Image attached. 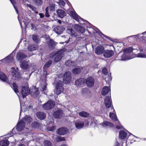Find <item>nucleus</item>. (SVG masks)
Segmentation results:
<instances>
[{
	"instance_id": "f257e3e1",
	"label": "nucleus",
	"mask_w": 146,
	"mask_h": 146,
	"mask_svg": "<svg viewBox=\"0 0 146 146\" xmlns=\"http://www.w3.org/2000/svg\"><path fill=\"white\" fill-rule=\"evenodd\" d=\"M66 51L65 49H62L54 53V55L55 56L54 58V62H56L59 61L63 57L64 54V52Z\"/></svg>"
},
{
	"instance_id": "f03ea898",
	"label": "nucleus",
	"mask_w": 146,
	"mask_h": 146,
	"mask_svg": "<svg viewBox=\"0 0 146 146\" xmlns=\"http://www.w3.org/2000/svg\"><path fill=\"white\" fill-rule=\"evenodd\" d=\"M54 83L56 84V92L55 94L58 95L63 92V87L62 86L63 82L59 80L58 82H56V79L55 80Z\"/></svg>"
},
{
	"instance_id": "7ed1b4c3",
	"label": "nucleus",
	"mask_w": 146,
	"mask_h": 146,
	"mask_svg": "<svg viewBox=\"0 0 146 146\" xmlns=\"http://www.w3.org/2000/svg\"><path fill=\"white\" fill-rule=\"evenodd\" d=\"M16 129L17 131L19 132H21V133H24L27 131L28 128L25 127V124L23 121H20L17 125Z\"/></svg>"
},
{
	"instance_id": "20e7f679",
	"label": "nucleus",
	"mask_w": 146,
	"mask_h": 146,
	"mask_svg": "<svg viewBox=\"0 0 146 146\" xmlns=\"http://www.w3.org/2000/svg\"><path fill=\"white\" fill-rule=\"evenodd\" d=\"M123 52H124V54L121 56V58L118 59V56L115 58L116 60H125L131 58L128 56V54L131 52V50H130L129 49H125L124 50Z\"/></svg>"
},
{
	"instance_id": "39448f33",
	"label": "nucleus",
	"mask_w": 146,
	"mask_h": 146,
	"mask_svg": "<svg viewBox=\"0 0 146 146\" xmlns=\"http://www.w3.org/2000/svg\"><path fill=\"white\" fill-rule=\"evenodd\" d=\"M70 14L74 19L78 21L79 23L81 24H84V22L85 20L81 18L75 11H70Z\"/></svg>"
},
{
	"instance_id": "423d86ee",
	"label": "nucleus",
	"mask_w": 146,
	"mask_h": 146,
	"mask_svg": "<svg viewBox=\"0 0 146 146\" xmlns=\"http://www.w3.org/2000/svg\"><path fill=\"white\" fill-rule=\"evenodd\" d=\"M11 75L12 76V78L15 80H18L21 77V75L19 72V70L18 68L15 69V68L12 67L11 68Z\"/></svg>"
},
{
	"instance_id": "0eeeda50",
	"label": "nucleus",
	"mask_w": 146,
	"mask_h": 146,
	"mask_svg": "<svg viewBox=\"0 0 146 146\" xmlns=\"http://www.w3.org/2000/svg\"><path fill=\"white\" fill-rule=\"evenodd\" d=\"M71 76L70 72L68 71L66 72L63 78L64 82L66 84H69L71 81Z\"/></svg>"
},
{
	"instance_id": "6e6552de",
	"label": "nucleus",
	"mask_w": 146,
	"mask_h": 146,
	"mask_svg": "<svg viewBox=\"0 0 146 146\" xmlns=\"http://www.w3.org/2000/svg\"><path fill=\"white\" fill-rule=\"evenodd\" d=\"M104 103L105 105L107 108H109L111 107V110H113V111L115 112L113 106H111L112 102L110 100V98L109 96H107L106 97L104 100Z\"/></svg>"
},
{
	"instance_id": "1a4fd4ad",
	"label": "nucleus",
	"mask_w": 146,
	"mask_h": 146,
	"mask_svg": "<svg viewBox=\"0 0 146 146\" xmlns=\"http://www.w3.org/2000/svg\"><path fill=\"white\" fill-rule=\"evenodd\" d=\"M55 4L54 3H51L48 6L46 7V17H49V12L53 11L55 9Z\"/></svg>"
},
{
	"instance_id": "9d476101",
	"label": "nucleus",
	"mask_w": 146,
	"mask_h": 146,
	"mask_svg": "<svg viewBox=\"0 0 146 146\" xmlns=\"http://www.w3.org/2000/svg\"><path fill=\"white\" fill-rule=\"evenodd\" d=\"M85 83V79L84 78H80L76 80L75 82L76 85L77 87H82Z\"/></svg>"
},
{
	"instance_id": "9b49d317",
	"label": "nucleus",
	"mask_w": 146,
	"mask_h": 146,
	"mask_svg": "<svg viewBox=\"0 0 146 146\" xmlns=\"http://www.w3.org/2000/svg\"><path fill=\"white\" fill-rule=\"evenodd\" d=\"M63 111L62 110L59 109L56 111L54 112L53 114V116L56 118H60L63 116Z\"/></svg>"
},
{
	"instance_id": "f8f14e48",
	"label": "nucleus",
	"mask_w": 146,
	"mask_h": 146,
	"mask_svg": "<svg viewBox=\"0 0 146 146\" xmlns=\"http://www.w3.org/2000/svg\"><path fill=\"white\" fill-rule=\"evenodd\" d=\"M94 78L92 77H89L85 80V82L86 84L88 87H91L94 84Z\"/></svg>"
},
{
	"instance_id": "ddd939ff",
	"label": "nucleus",
	"mask_w": 146,
	"mask_h": 146,
	"mask_svg": "<svg viewBox=\"0 0 146 146\" xmlns=\"http://www.w3.org/2000/svg\"><path fill=\"white\" fill-rule=\"evenodd\" d=\"M30 90L27 87H22L21 89V94L23 98H24L26 96L30 93Z\"/></svg>"
},
{
	"instance_id": "4468645a",
	"label": "nucleus",
	"mask_w": 146,
	"mask_h": 146,
	"mask_svg": "<svg viewBox=\"0 0 146 146\" xmlns=\"http://www.w3.org/2000/svg\"><path fill=\"white\" fill-rule=\"evenodd\" d=\"M13 57L12 56L11 54L3 59L1 60L0 61V62H2L4 63L5 62L9 63L10 62H13ZM0 63H1V62H0Z\"/></svg>"
},
{
	"instance_id": "2eb2a0df",
	"label": "nucleus",
	"mask_w": 146,
	"mask_h": 146,
	"mask_svg": "<svg viewBox=\"0 0 146 146\" xmlns=\"http://www.w3.org/2000/svg\"><path fill=\"white\" fill-rule=\"evenodd\" d=\"M75 124L76 127L80 129L82 128L84 125V121L83 120H78L75 122Z\"/></svg>"
},
{
	"instance_id": "dca6fc26",
	"label": "nucleus",
	"mask_w": 146,
	"mask_h": 146,
	"mask_svg": "<svg viewBox=\"0 0 146 146\" xmlns=\"http://www.w3.org/2000/svg\"><path fill=\"white\" fill-rule=\"evenodd\" d=\"M114 54L113 51L112 50H106L104 52V56L106 58H110Z\"/></svg>"
},
{
	"instance_id": "f3484780",
	"label": "nucleus",
	"mask_w": 146,
	"mask_h": 146,
	"mask_svg": "<svg viewBox=\"0 0 146 146\" xmlns=\"http://www.w3.org/2000/svg\"><path fill=\"white\" fill-rule=\"evenodd\" d=\"M26 57V55H25L23 52H18L16 56L17 60L19 61H21L23 59Z\"/></svg>"
},
{
	"instance_id": "a211bd4d",
	"label": "nucleus",
	"mask_w": 146,
	"mask_h": 146,
	"mask_svg": "<svg viewBox=\"0 0 146 146\" xmlns=\"http://www.w3.org/2000/svg\"><path fill=\"white\" fill-rule=\"evenodd\" d=\"M68 131L67 128L62 127L60 128L57 130V133L60 135H63L66 134Z\"/></svg>"
},
{
	"instance_id": "6ab92c4d",
	"label": "nucleus",
	"mask_w": 146,
	"mask_h": 146,
	"mask_svg": "<svg viewBox=\"0 0 146 146\" xmlns=\"http://www.w3.org/2000/svg\"><path fill=\"white\" fill-rule=\"evenodd\" d=\"M102 73L106 76H107V77H105V80L106 82H109L111 80V78L110 76L108 75L107 70L106 68H104L102 70Z\"/></svg>"
},
{
	"instance_id": "aec40b11",
	"label": "nucleus",
	"mask_w": 146,
	"mask_h": 146,
	"mask_svg": "<svg viewBox=\"0 0 146 146\" xmlns=\"http://www.w3.org/2000/svg\"><path fill=\"white\" fill-rule=\"evenodd\" d=\"M56 13L57 16L60 18H63L66 15V13L63 10L61 9H58L56 11Z\"/></svg>"
},
{
	"instance_id": "412c9836",
	"label": "nucleus",
	"mask_w": 146,
	"mask_h": 146,
	"mask_svg": "<svg viewBox=\"0 0 146 146\" xmlns=\"http://www.w3.org/2000/svg\"><path fill=\"white\" fill-rule=\"evenodd\" d=\"M65 29V27L58 26L54 28V31L57 34H61Z\"/></svg>"
},
{
	"instance_id": "4be33fe9",
	"label": "nucleus",
	"mask_w": 146,
	"mask_h": 146,
	"mask_svg": "<svg viewBox=\"0 0 146 146\" xmlns=\"http://www.w3.org/2000/svg\"><path fill=\"white\" fill-rule=\"evenodd\" d=\"M55 105L54 102L52 100L48 101L46 103V110L53 108Z\"/></svg>"
},
{
	"instance_id": "5701e85b",
	"label": "nucleus",
	"mask_w": 146,
	"mask_h": 146,
	"mask_svg": "<svg viewBox=\"0 0 146 146\" xmlns=\"http://www.w3.org/2000/svg\"><path fill=\"white\" fill-rule=\"evenodd\" d=\"M104 48L102 46H99L97 47L95 50V53L98 55L101 54L104 52Z\"/></svg>"
},
{
	"instance_id": "b1692460",
	"label": "nucleus",
	"mask_w": 146,
	"mask_h": 146,
	"mask_svg": "<svg viewBox=\"0 0 146 146\" xmlns=\"http://www.w3.org/2000/svg\"><path fill=\"white\" fill-rule=\"evenodd\" d=\"M75 29L78 32L82 33L85 32V29L83 27L77 25L74 26Z\"/></svg>"
},
{
	"instance_id": "393cba45",
	"label": "nucleus",
	"mask_w": 146,
	"mask_h": 146,
	"mask_svg": "<svg viewBox=\"0 0 146 146\" xmlns=\"http://www.w3.org/2000/svg\"><path fill=\"white\" fill-rule=\"evenodd\" d=\"M21 121H23L24 122L25 124L27 123V124H30L32 121V118L28 116H26L25 117L23 118V120H21Z\"/></svg>"
},
{
	"instance_id": "a878e982",
	"label": "nucleus",
	"mask_w": 146,
	"mask_h": 146,
	"mask_svg": "<svg viewBox=\"0 0 146 146\" xmlns=\"http://www.w3.org/2000/svg\"><path fill=\"white\" fill-rule=\"evenodd\" d=\"M29 66V62L27 61H24L21 63V67L23 69H27Z\"/></svg>"
},
{
	"instance_id": "bb28decb",
	"label": "nucleus",
	"mask_w": 146,
	"mask_h": 146,
	"mask_svg": "<svg viewBox=\"0 0 146 146\" xmlns=\"http://www.w3.org/2000/svg\"><path fill=\"white\" fill-rule=\"evenodd\" d=\"M109 92L110 93V89L109 86H106L104 87L102 90V95H106Z\"/></svg>"
},
{
	"instance_id": "cd10ccee",
	"label": "nucleus",
	"mask_w": 146,
	"mask_h": 146,
	"mask_svg": "<svg viewBox=\"0 0 146 146\" xmlns=\"http://www.w3.org/2000/svg\"><path fill=\"white\" fill-rule=\"evenodd\" d=\"M127 136L126 132L123 130H121L119 132V137L120 139H125Z\"/></svg>"
},
{
	"instance_id": "c85d7f7f",
	"label": "nucleus",
	"mask_w": 146,
	"mask_h": 146,
	"mask_svg": "<svg viewBox=\"0 0 146 146\" xmlns=\"http://www.w3.org/2000/svg\"><path fill=\"white\" fill-rule=\"evenodd\" d=\"M66 31V33L70 35L72 37H75L77 35V33L71 28L68 29Z\"/></svg>"
},
{
	"instance_id": "c756f323",
	"label": "nucleus",
	"mask_w": 146,
	"mask_h": 146,
	"mask_svg": "<svg viewBox=\"0 0 146 146\" xmlns=\"http://www.w3.org/2000/svg\"><path fill=\"white\" fill-rule=\"evenodd\" d=\"M65 65L67 66L73 68L76 65V63L71 60H68L65 62Z\"/></svg>"
},
{
	"instance_id": "7c9ffc66",
	"label": "nucleus",
	"mask_w": 146,
	"mask_h": 146,
	"mask_svg": "<svg viewBox=\"0 0 146 146\" xmlns=\"http://www.w3.org/2000/svg\"><path fill=\"white\" fill-rule=\"evenodd\" d=\"M37 117L39 119L41 120L44 119L45 117V114L42 112H38L36 114Z\"/></svg>"
},
{
	"instance_id": "2f4dec72",
	"label": "nucleus",
	"mask_w": 146,
	"mask_h": 146,
	"mask_svg": "<svg viewBox=\"0 0 146 146\" xmlns=\"http://www.w3.org/2000/svg\"><path fill=\"white\" fill-rule=\"evenodd\" d=\"M0 80L2 81L6 82L7 80V78L6 76L3 72L0 71Z\"/></svg>"
},
{
	"instance_id": "473e14b6",
	"label": "nucleus",
	"mask_w": 146,
	"mask_h": 146,
	"mask_svg": "<svg viewBox=\"0 0 146 146\" xmlns=\"http://www.w3.org/2000/svg\"><path fill=\"white\" fill-rule=\"evenodd\" d=\"M49 47L51 49L54 48L55 45L54 42L52 40L50 39L49 42H48Z\"/></svg>"
},
{
	"instance_id": "72a5a7b5",
	"label": "nucleus",
	"mask_w": 146,
	"mask_h": 146,
	"mask_svg": "<svg viewBox=\"0 0 146 146\" xmlns=\"http://www.w3.org/2000/svg\"><path fill=\"white\" fill-rule=\"evenodd\" d=\"M37 48V46L36 45H30L28 46V50L32 51L36 50Z\"/></svg>"
},
{
	"instance_id": "f704fd0d",
	"label": "nucleus",
	"mask_w": 146,
	"mask_h": 146,
	"mask_svg": "<svg viewBox=\"0 0 146 146\" xmlns=\"http://www.w3.org/2000/svg\"><path fill=\"white\" fill-rule=\"evenodd\" d=\"M102 126L104 127H112L113 126V125L110 122L104 121L102 123Z\"/></svg>"
},
{
	"instance_id": "c9c22d12",
	"label": "nucleus",
	"mask_w": 146,
	"mask_h": 146,
	"mask_svg": "<svg viewBox=\"0 0 146 146\" xmlns=\"http://www.w3.org/2000/svg\"><path fill=\"white\" fill-rule=\"evenodd\" d=\"M8 141L7 140H3L0 141V146H8Z\"/></svg>"
},
{
	"instance_id": "e433bc0d",
	"label": "nucleus",
	"mask_w": 146,
	"mask_h": 146,
	"mask_svg": "<svg viewBox=\"0 0 146 146\" xmlns=\"http://www.w3.org/2000/svg\"><path fill=\"white\" fill-rule=\"evenodd\" d=\"M110 116L111 119L113 120L116 121L117 120V118L116 115L113 113H112L111 112H110Z\"/></svg>"
},
{
	"instance_id": "4c0bfd02",
	"label": "nucleus",
	"mask_w": 146,
	"mask_h": 146,
	"mask_svg": "<svg viewBox=\"0 0 146 146\" xmlns=\"http://www.w3.org/2000/svg\"><path fill=\"white\" fill-rule=\"evenodd\" d=\"M12 87L15 92L16 93L17 95L18 96L19 95L17 94L18 92V90L17 89V84L15 83H13V87Z\"/></svg>"
},
{
	"instance_id": "58836bf2",
	"label": "nucleus",
	"mask_w": 146,
	"mask_h": 146,
	"mask_svg": "<svg viewBox=\"0 0 146 146\" xmlns=\"http://www.w3.org/2000/svg\"><path fill=\"white\" fill-rule=\"evenodd\" d=\"M27 7H29L30 8L35 12L36 13H37L38 12L37 10V9L34 7L30 4H27Z\"/></svg>"
},
{
	"instance_id": "ea45409f",
	"label": "nucleus",
	"mask_w": 146,
	"mask_h": 146,
	"mask_svg": "<svg viewBox=\"0 0 146 146\" xmlns=\"http://www.w3.org/2000/svg\"><path fill=\"white\" fill-rule=\"evenodd\" d=\"M18 18V19H19V23H20V26L21 27V28H22V27H23V24H24V27H26L28 24V22L27 21H25L24 20H23V22H21L20 21V20H19V18Z\"/></svg>"
},
{
	"instance_id": "a19ab883",
	"label": "nucleus",
	"mask_w": 146,
	"mask_h": 146,
	"mask_svg": "<svg viewBox=\"0 0 146 146\" xmlns=\"http://www.w3.org/2000/svg\"><path fill=\"white\" fill-rule=\"evenodd\" d=\"M81 70L80 68H76L73 70L72 72L74 74H77L80 72Z\"/></svg>"
},
{
	"instance_id": "79ce46f5",
	"label": "nucleus",
	"mask_w": 146,
	"mask_h": 146,
	"mask_svg": "<svg viewBox=\"0 0 146 146\" xmlns=\"http://www.w3.org/2000/svg\"><path fill=\"white\" fill-rule=\"evenodd\" d=\"M80 116L82 117H86L88 116V114L85 111H82L79 113Z\"/></svg>"
},
{
	"instance_id": "37998d69",
	"label": "nucleus",
	"mask_w": 146,
	"mask_h": 146,
	"mask_svg": "<svg viewBox=\"0 0 146 146\" xmlns=\"http://www.w3.org/2000/svg\"><path fill=\"white\" fill-rule=\"evenodd\" d=\"M32 38L33 40L35 42H37L39 39L38 36L36 35H33Z\"/></svg>"
},
{
	"instance_id": "c03bdc74",
	"label": "nucleus",
	"mask_w": 146,
	"mask_h": 146,
	"mask_svg": "<svg viewBox=\"0 0 146 146\" xmlns=\"http://www.w3.org/2000/svg\"><path fill=\"white\" fill-rule=\"evenodd\" d=\"M10 1H11V3L13 5L15 9V11L17 13H18V11L17 10V9L16 8V7L15 6V4L16 3V1L15 0H10Z\"/></svg>"
},
{
	"instance_id": "a18cd8bd",
	"label": "nucleus",
	"mask_w": 146,
	"mask_h": 146,
	"mask_svg": "<svg viewBox=\"0 0 146 146\" xmlns=\"http://www.w3.org/2000/svg\"><path fill=\"white\" fill-rule=\"evenodd\" d=\"M145 56V55L144 53H139L137 54V56L138 57L144 58Z\"/></svg>"
},
{
	"instance_id": "49530a36",
	"label": "nucleus",
	"mask_w": 146,
	"mask_h": 146,
	"mask_svg": "<svg viewBox=\"0 0 146 146\" xmlns=\"http://www.w3.org/2000/svg\"><path fill=\"white\" fill-rule=\"evenodd\" d=\"M33 1L37 5H40L42 3V0H33Z\"/></svg>"
},
{
	"instance_id": "de8ad7c7",
	"label": "nucleus",
	"mask_w": 146,
	"mask_h": 146,
	"mask_svg": "<svg viewBox=\"0 0 146 146\" xmlns=\"http://www.w3.org/2000/svg\"><path fill=\"white\" fill-rule=\"evenodd\" d=\"M57 3L60 6H63L65 4V3L62 0H60L59 1L57 2Z\"/></svg>"
},
{
	"instance_id": "09e8293b",
	"label": "nucleus",
	"mask_w": 146,
	"mask_h": 146,
	"mask_svg": "<svg viewBox=\"0 0 146 146\" xmlns=\"http://www.w3.org/2000/svg\"><path fill=\"white\" fill-rule=\"evenodd\" d=\"M65 140L64 138L63 137H58L57 138L56 141H63Z\"/></svg>"
},
{
	"instance_id": "8fccbe9b",
	"label": "nucleus",
	"mask_w": 146,
	"mask_h": 146,
	"mask_svg": "<svg viewBox=\"0 0 146 146\" xmlns=\"http://www.w3.org/2000/svg\"><path fill=\"white\" fill-rule=\"evenodd\" d=\"M89 92L88 89L87 88H83L82 90V92L84 94H86Z\"/></svg>"
},
{
	"instance_id": "3c124183",
	"label": "nucleus",
	"mask_w": 146,
	"mask_h": 146,
	"mask_svg": "<svg viewBox=\"0 0 146 146\" xmlns=\"http://www.w3.org/2000/svg\"><path fill=\"white\" fill-rule=\"evenodd\" d=\"M146 34V31L143 32L141 33V34H139V38H138V39L140 40H141V39H143V36H142V35H145Z\"/></svg>"
},
{
	"instance_id": "603ef678",
	"label": "nucleus",
	"mask_w": 146,
	"mask_h": 146,
	"mask_svg": "<svg viewBox=\"0 0 146 146\" xmlns=\"http://www.w3.org/2000/svg\"><path fill=\"white\" fill-rule=\"evenodd\" d=\"M52 63V61L51 60H49L46 62V68H48L49 67Z\"/></svg>"
},
{
	"instance_id": "864d4df0",
	"label": "nucleus",
	"mask_w": 146,
	"mask_h": 146,
	"mask_svg": "<svg viewBox=\"0 0 146 146\" xmlns=\"http://www.w3.org/2000/svg\"><path fill=\"white\" fill-rule=\"evenodd\" d=\"M139 35H137L131 36H129V37H132L133 38H134L135 40H136L137 39H138V38H139Z\"/></svg>"
},
{
	"instance_id": "5fc2aeb1",
	"label": "nucleus",
	"mask_w": 146,
	"mask_h": 146,
	"mask_svg": "<svg viewBox=\"0 0 146 146\" xmlns=\"http://www.w3.org/2000/svg\"><path fill=\"white\" fill-rule=\"evenodd\" d=\"M46 146H53V145L50 141L46 140Z\"/></svg>"
},
{
	"instance_id": "6e6d98bb",
	"label": "nucleus",
	"mask_w": 146,
	"mask_h": 146,
	"mask_svg": "<svg viewBox=\"0 0 146 146\" xmlns=\"http://www.w3.org/2000/svg\"><path fill=\"white\" fill-rule=\"evenodd\" d=\"M41 90L42 92L46 90V85H44L43 86H42V88H41Z\"/></svg>"
},
{
	"instance_id": "4d7b16f0",
	"label": "nucleus",
	"mask_w": 146,
	"mask_h": 146,
	"mask_svg": "<svg viewBox=\"0 0 146 146\" xmlns=\"http://www.w3.org/2000/svg\"><path fill=\"white\" fill-rule=\"evenodd\" d=\"M100 35H102L104 37H106V38H107L108 39H110V38L109 37H108V36H106V35H104V34H103L101 32H100Z\"/></svg>"
},
{
	"instance_id": "13d9d810",
	"label": "nucleus",
	"mask_w": 146,
	"mask_h": 146,
	"mask_svg": "<svg viewBox=\"0 0 146 146\" xmlns=\"http://www.w3.org/2000/svg\"><path fill=\"white\" fill-rule=\"evenodd\" d=\"M122 127L120 125H117L116 126V128L118 129H120L122 128Z\"/></svg>"
},
{
	"instance_id": "bf43d9fd",
	"label": "nucleus",
	"mask_w": 146,
	"mask_h": 146,
	"mask_svg": "<svg viewBox=\"0 0 146 146\" xmlns=\"http://www.w3.org/2000/svg\"><path fill=\"white\" fill-rule=\"evenodd\" d=\"M15 128L13 129L12 130V132H11V133H10V136H12L13 134H14V129Z\"/></svg>"
},
{
	"instance_id": "052dcab7",
	"label": "nucleus",
	"mask_w": 146,
	"mask_h": 146,
	"mask_svg": "<svg viewBox=\"0 0 146 146\" xmlns=\"http://www.w3.org/2000/svg\"><path fill=\"white\" fill-rule=\"evenodd\" d=\"M39 15L41 18H43L44 17V15L42 13H40L39 14Z\"/></svg>"
},
{
	"instance_id": "680f3d73",
	"label": "nucleus",
	"mask_w": 146,
	"mask_h": 146,
	"mask_svg": "<svg viewBox=\"0 0 146 146\" xmlns=\"http://www.w3.org/2000/svg\"><path fill=\"white\" fill-rule=\"evenodd\" d=\"M54 127L53 126L52 127H51L50 129L48 130L49 131H52L54 129Z\"/></svg>"
},
{
	"instance_id": "e2e57ef3",
	"label": "nucleus",
	"mask_w": 146,
	"mask_h": 146,
	"mask_svg": "<svg viewBox=\"0 0 146 146\" xmlns=\"http://www.w3.org/2000/svg\"><path fill=\"white\" fill-rule=\"evenodd\" d=\"M43 108L44 109H46V103L44 104L43 105Z\"/></svg>"
},
{
	"instance_id": "0e129e2a",
	"label": "nucleus",
	"mask_w": 146,
	"mask_h": 146,
	"mask_svg": "<svg viewBox=\"0 0 146 146\" xmlns=\"http://www.w3.org/2000/svg\"><path fill=\"white\" fill-rule=\"evenodd\" d=\"M46 29H48V30H50L51 29V27H49L48 26H46Z\"/></svg>"
},
{
	"instance_id": "69168bd1",
	"label": "nucleus",
	"mask_w": 146,
	"mask_h": 146,
	"mask_svg": "<svg viewBox=\"0 0 146 146\" xmlns=\"http://www.w3.org/2000/svg\"><path fill=\"white\" fill-rule=\"evenodd\" d=\"M35 94H36V93H37V92H38V90L37 89H35Z\"/></svg>"
},
{
	"instance_id": "338daca9",
	"label": "nucleus",
	"mask_w": 146,
	"mask_h": 146,
	"mask_svg": "<svg viewBox=\"0 0 146 146\" xmlns=\"http://www.w3.org/2000/svg\"><path fill=\"white\" fill-rule=\"evenodd\" d=\"M58 22L60 24H61V22L60 20H58Z\"/></svg>"
},
{
	"instance_id": "774afa93",
	"label": "nucleus",
	"mask_w": 146,
	"mask_h": 146,
	"mask_svg": "<svg viewBox=\"0 0 146 146\" xmlns=\"http://www.w3.org/2000/svg\"><path fill=\"white\" fill-rule=\"evenodd\" d=\"M19 146H25V145L23 144H21Z\"/></svg>"
}]
</instances>
